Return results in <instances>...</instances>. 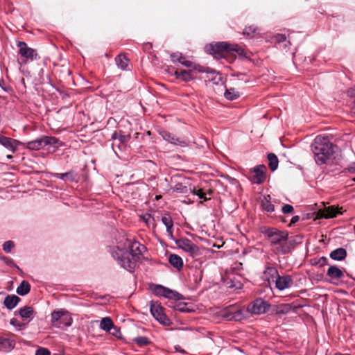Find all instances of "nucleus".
Masks as SVG:
<instances>
[{
  "mask_svg": "<svg viewBox=\"0 0 355 355\" xmlns=\"http://www.w3.org/2000/svg\"><path fill=\"white\" fill-rule=\"evenodd\" d=\"M114 234L115 245L112 246V257L121 267L133 272L137 261L142 259L146 247L129 239L123 231H116Z\"/></svg>",
  "mask_w": 355,
  "mask_h": 355,
  "instance_id": "nucleus-1",
  "label": "nucleus"
},
{
  "mask_svg": "<svg viewBox=\"0 0 355 355\" xmlns=\"http://www.w3.org/2000/svg\"><path fill=\"white\" fill-rule=\"evenodd\" d=\"M261 232L267 237L271 250L275 254H286L293 248V245L286 231H281L275 227H264Z\"/></svg>",
  "mask_w": 355,
  "mask_h": 355,
  "instance_id": "nucleus-2",
  "label": "nucleus"
},
{
  "mask_svg": "<svg viewBox=\"0 0 355 355\" xmlns=\"http://www.w3.org/2000/svg\"><path fill=\"white\" fill-rule=\"evenodd\" d=\"M336 146L330 142L327 137L317 136L311 145V150L314 154L318 164H323L330 159L334 153Z\"/></svg>",
  "mask_w": 355,
  "mask_h": 355,
  "instance_id": "nucleus-3",
  "label": "nucleus"
},
{
  "mask_svg": "<svg viewBox=\"0 0 355 355\" xmlns=\"http://www.w3.org/2000/svg\"><path fill=\"white\" fill-rule=\"evenodd\" d=\"M205 49L207 52L211 54L216 59L225 58L233 53H236L241 57L247 56L246 51L242 46L236 44L220 42L210 44L206 46Z\"/></svg>",
  "mask_w": 355,
  "mask_h": 355,
  "instance_id": "nucleus-4",
  "label": "nucleus"
},
{
  "mask_svg": "<svg viewBox=\"0 0 355 355\" xmlns=\"http://www.w3.org/2000/svg\"><path fill=\"white\" fill-rule=\"evenodd\" d=\"M62 145V142L56 137L42 136L35 140L28 141L26 144V148L33 150H38L46 146L58 147Z\"/></svg>",
  "mask_w": 355,
  "mask_h": 355,
  "instance_id": "nucleus-5",
  "label": "nucleus"
},
{
  "mask_svg": "<svg viewBox=\"0 0 355 355\" xmlns=\"http://www.w3.org/2000/svg\"><path fill=\"white\" fill-rule=\"evenodd\" d=\"M17 47L19 49L18 53L21 57V63L24 64L40 59V56L37 51L29 47L24 42H18Z\"/></svg>",
  "mask_w": 355,
  "mask_h": 355,
  "instance_id": "nucleus-6",
  "label": "nucleus"
},
{
  "mask_svg": "<svg viewBox=\"0 0 355 355\" xmlns=\"http://www.w3.org/2000/svg\"><path fill=\"white\" fill-rule=\"evenodd\" d=\"M52 325L56 327H60L61 325L69 327L72 324V319L64 310L54 311L51 313Z\"/></svg>",
  "mask_w": 355,
  "mask_h": 355,
  "instance_id": "nucleus-7",
  "label": "nucleus"
},
{
  "mask_svg": "<svg viewBox=\"0 0 355 355\" xmlns=\"http://www.w3.org/2000/svg\"><path fill=\"white\" fill-rule=\"evenodd\" d=\"M247 308L249 313L261 315L268 311L270 304L263 300L258 298L250 303Z\"/></svg>",
  "mask_w": 355,
  "mask_h": 355,
  "instance_id": "nucleus-8",
  "label": "nucleus"
},
{
  "mask_svg": "<svg viewBox=\"0 0 355 355\" xmlns=\"http://www.w3.org/2000/svg\"><path fill=\"white\" fill-rule=\"evenodd\" d=\"M150 309L153 316L159 323L166 326L171 324L169 318L164 313V309L160 304L151 302Z\"/></svg>",
  "mask_w": 355,
  "mask_h": 355,
  "instance_id": "nucleus-9",
  "label": "nucleus"
},
{
  "mask_svg": "<svg viewBox=\"0 0 355 355\" xmlns=\"http://www.w3.org/2000/svg\"><path fill=\"white\" fill-rule=\"evenodd\" d=\"M175 243L180 248L189 253L193 257L200 254L199 248L189 239H180L175 241Z\"/></svg>",
  "mask_w": 355,
  "mask_h": 355,
  "instance_id": "nucleus-10",
  "label": "nucleus"
},
{
  "mask_svg": "<svg viewBox=\"0 0 355 355\" xmlns=\"http://www.w3.org/2000/svg\"><path fill=\"white\" fill-rule=\"evenodd\" d=\"M266 166L265 165H259L252 170V181L254 184H262L266 178Z\"/></svg>",
  "mask_w": 355,
  "mask_h": 355,
  "instance_id": "nucleus-11",
  "label": "nucleus"
},
{
  "mask_svg": "<svg viewBox=\"0 0 355 355\" xmlns=\"http://www.w3.org/2000/svg\"><path fill=\"white\" fill-rule=\"evenodd\" d=\"M275 287L279 291L291 288L293 284V277L289 275H278L277 278L275 280Z\"/></svg>",
  "mask_w": 355,
  "mask_h": 355,
  "instance_id": "nucleus-12",
  "label": "nucleus"
},
{
  "mask_svg": "<svg viewBox=\"0 0 355 355\" xmlns=\"http://www.w3.org/2000/svg\"><path fill=\"white\" fill-rule=\"evenodd\" d=\"M327 275L329 277L330 282L335 284L344 277L343 271L336 266H330L327 269Z\"/></svg>",
  "mask_w": 355,
  "mask_h": 355,
  "instance_id": "nucleus-13",
  "label": "nucleus"
},
{
  "mask_svg": "<svg viewBox=\"0 0 355 355\" xmlns=\"http://www.w3.org/2000/svg\"><path fill=\"white\" fill-rule=\"evenodd\" d=\"M161 135L164 140L168 141L172 144L179 146L181 147H186L188 145L187 142L185 140L180 137H177L176 136L172 135L169 132L163 131L161 133Z\"/></svg>",
  "mask_w": 355,
  "mask_h": 355,
  "instance_id": "nucleus-14",
  "label": "nucleus"
},
{
  "mask_svg": "<svg viewBox=\"0 0 355 355\" xmlns=\"http://www.w3.org/2000/svg\"><path fill=\"white\" fill-rule=\"evenodd\" d=\"M279 274L276 268L272 266H267L263 272V279L270 283L271 281L275 282Z\"/></svg>",
  "mask_w": 355,
  "mask_h": 355,
  "instance_id": "nucleus-15",
  "label": "nucleus"
},
{
  "mask_svg": "<svg viewBox=\"0 0 355 355\" xmlns=\"http://www.w3.org/2000/svg\"><path fill=\"white\" fill-rule=\"evenodd\" d=\"M19 315L24 320L29 322L33 320L35 311L31 306H24L18 311Z\"/></svg>",
  "mask_w": 355,
  "mask_h": 355,
  "instance_id": "nucleus-16",
  "label": "nucleus"
},
{
  "mask_svg": "<svg viewBox=\"0 0 355 355\" xmlns=\"http://www.w3.org/2000/svg\"><path fill=\"white\" fill-rule=\"evenodd\" d=\"M248 308L245 310L244 309H238L233 306V316L232 318L234 321H241L248 317Z\"/></svg>",
  "mask_w": 355,
  "mask_h": 355,
  "instance_id": "nucleus-17",
  "label": "nucleus"
},
{
  "mask_svg": "<svg viewBox=\"0 0 355 355\" xmlns=\"http://www.w3.org/2000/svg\"><path fill=\"white\" fill-rule=\"evenodd\" d=\"M162 222L166 227V232L169 236L170 238H173V223L172 218L171 216L168 214H165L162 217Z\"/></svg>",
  "mask_w": 355,
  "mask_h": 355,
  "instance_id": "nucleus-18",
  "label": "nucleus"
},
{
  "mask_svg": "<svg viewBox=\"0 0 355 355\" xmlns=\"http://www.w3.org/2000/svg\"><path fill=\"white\" fill-rule=\"evenodd\" d=\"M341 214L342 212L340 211L338 208H336L334 206H329L322 210L321 216L323 218H329L336 217L338 214Z\"/></svg>",
  "mask_w": 355,
  "mask_h": 355,
  "instance_id": "nucleus-19",
  "label": "nucleus"
},
{
  "mask_svg": "<svg viewBox=\"0 0 355 355\" xmlns=\"http://www.w3.org/2000/svg\"><path fill=\"white\" fill-rule=\"evenodd\" d=\"M19 301L20 298L18 296L10 295L6 297L3 304L8 309L11 310L17 305Z\"/></svg>",
  "mask_w": 355,
  "mask_h": 355,
  "instance_id": "nucleus-20",
  "label": "nucleus"
},
{
  "mask_svg": "<svg viewBox=\"0 0 355 355\" xmlns=\"http://www.w3.org/2000/svg\"><path fill=\"white\" fill-rule=\"evenodd\" d=\"M115 62L118 68L125 70L128 67L130 60L125 54L121 53L115 58Z\"/></svg>",
  "mask_w": 355,
  "mask_h": 355,
  "instance_id": "nucleus-21",
  "label": "nucleus"
},
{
  "mask_svg": "<svg viewBox=\"0 0 355 355\" xmlns=\"http://www.w3.org/2000/svg\"><path fill=\"white\" fill-rule=\"evenodd\" d=\"M15 346V341L13 339L0 336V347L6 351H10Z\"/></svg>",
  "mask_w": 355,
  "mask_h": 355,
  "instance_id": "nucleus-22",
  "label": "nucleus"
},
{
  "mask_svg": "<svg viewBox=\"0 0 355 355\" xmlns=\"http://www.w3.org/2000/svg\"><path fill=\"white\" fill-rule=\"evenodd\" d=\"M174 76L177 79H180L184 82H188L193 79L191 71L190 70H182L180 71H175Z\"/></svg>",
  "mask_w": 355,
  "mask_h": 355,
  "instance_id": "nucleus-23",
  "label": "nucleus"
},
{
  "mask_svg": "<svg viewBox=\"0 0 355 355\" xmlns=\"http://www.w3.org/2000/svg\"><path fill=\"white\" fill-rule=\"evenodd\" d=\"M347 256V252L344 248H340L333 250L330 253V257L336 261H342Z\"/></svg>",
  "mask_w": 355,
  "mask_h": 355,
  "instance_id": "nucleus-24",
  "label": "nucleus"
},
{
  "mask_svg": "<svg viewBox=\"0 0 355 355\" xmlns=\"http://www.w3.org/2000/svg\"><path fill=\"white\" fill-rule=\"evenodd\" d=\"M169 263L176 269L180 270L183 266V261L182 258L175 254H172L168 257Z\"/></svg>",
  "mask_w": 355,
  "mask_h": 355,
  "instance_id": "nucleus-25",
  "label": "nucleus"
},
{
  "mask_svg": "<svg viewBox=\"0 0 355 355\" xmlns=\"http://www.w3.org/2000/svg\"><path fill=\"white\" fill-rule=\"evenodd\" d=\"M261 206L267 212H273L275 211V207L270 202V196L263 197L261 202Z\"/></svg>",
  "mask_w": 355,
  "mask_h": 355,
  "instance_id": "nucleus-26",
  "label": "nucleus"
},
{
  "mask_svg": "<svg viewBox=\"0 0 355 355\" xmlns=\"http://www.w3.org/2000/svg\"><path fill=\"white\" fill-rule=\"evenodd\" d=\"M54 177L65 181L69 180L73 182L76 180L77 175L73 171H69L64 173H55L54 174Z\"/></svg>",
  "mask_w": 355,
  "mask_h": 355,
  "instance_id": "nucleus-27",
  "label": "nucleus"
},
{
  "mask_svg": "<svg viewBox=\"0 0 355 355\" xmlns=\"http://www.w3.org/2000/svg\"><path fill=\"white\" fill-rule=\"evenodd\" d=\"M31 285L27 281H22L20 285L17 288V293L21 295H26L30 292Z\"/></svg>",
  "mask_w": 355,
  "mask_h": 355,
  "instance_id": "nucleus-28",
  "label": "nucleus"
},
{
  "mask_svg": "<svg viewBox=\"0 0 355 355\" xmlns=\"http://www.w3.org/2000/svg\"><path fill=\"white\" fill-rule=\"evenodd\" d=\"M0 144L10 150L12 153L15 151L16 146L13 145L12 140L7 137L0 135Z\"/></svg>",
  "mask_w": 355,
  "mask_h": 355,
  "instance_id": "nucleus-29",
  "label": "nucleus"
},
{
  "mask_svg": "<svg viewBox=\"0 0 355 355\" xmlns=\"http://www.w3.org/2000/svg\"><path fill=\"white\" fill-rule=\"evenodd\" d=\"M140 220L144 221L148 227H152L153 228H155L156 226L155 218L148 213L141 215Z\"/></svg>",
  "mask_w": 355,
  "mask_h": 355,
  "instance_id": "nucleus-30",
  "label": "nucleus"
},
{
  "mask_svg": "<svg viewBox=\"0 0 355 355\" xmlns=\"http://www.w3.org/2000/svg\"><path fill=\"white\" fill-rule=\"evenodd\" d=\"M268 165L272 171H275L279 164V160L277 155L274 153H269L268 155Z\"/></svg>",
  "mask_w": 355,
  "mask_h": 355,
  "instance_id": "nucleus-31",
  "label": "nucleus"
},
{
  "mask_svg": "<svg viewBox=\"0 0 355 355\" xmlns=\"http://www.w3.org/2000/svg\"><path fill=\"white\" fill-rule=\"evenodd\" d=\"M130 137L128 135L122 133L121 132H117L115 131L112 134V140H119V141L121 144H125L128 142L130 139Z\"/></svg>",
  "mask_w": 355,
  "mask_h": 355,
  "instance_id": "nucleus-32",
  "label": "nucleus"
},
{
  "mask_svg": "<svg viewBox=\"0 0 355 355\" xmlns=\"http://www.w3.org/2000/svg\"><path fill=\"white\" fill-rule=\"evenodd\" d=\"M239 96H240L239 92L236 91V89L232 87H231L230 89H226V90L224 93L225 98L230 101L235 100V99L238 98L239 97Z\"/></svg>",
  "mask_w": 355,
  "mask_h": 355,
  "instance_id": "nucleus-33",
  "label": "nucleus"
},
{
  "mask_svg": "<svg viewBox=\"0 0 355 355\" xmlns=\"http://www.w3.org/2000/svg\"><path fill=\"white\" fill-rule=\"evenodd\" d=\"M220 315L227 320H233V318H232L233 316V306H230L222 310L220 313Z\"/></svg>",
  "mask_w": 355,
  "mask_h": 355,
  "instance_id": "nucleus-34",
  "label": "nucleus"
},
{
  "mask_svg": "<svg viewBox=\"0 0 355 355\" xmlns=\"http://www.w3.org/2000/svg\"><path fill=\"white\" fill-rule=\"evenodd\" d=\"M133 342H135L140 347L147 346L150 343L149 339L145 336L136 337L133 339Z\"/></svg>",
  "mask_w": 355,
  "mask_h": 355,
  "instance_id": "nucleus-35",
  "label": "nucleus"
},
{
  "mask_svg": "<svg viewBox=\"0 0 355 355\" xmlns=\"http://www.w3.org/2000/svg\"><path fill=\"white\" fill-rule=\"evenodd\" d=\"M208 74L210 75L209 80L212 81L214 84L218 85L222 80L220 74L213 69L212 71H209Z\"/></svg>",
  "mask_w": 355,
  "mask_h": 355,
  "instance_id": "nucleus-36",
  "label": "nucleus"
},
{
  "mask_svg": "<svg viewBox=\"0 0 355 355\" xmlns=\"http://www.w3.org/2000/svg\"><path fill=\"white\" fill-rule=\"evenodd\" d=\"M100 327L102 329L109 331L111 329V318L109 317L103 318L101 322Z\"/></svg>",
  "mask_w": 355,
  "mask_h": 355,
  "instance_id": "nucleus-37",
  "label": "nucleus"
},
{
  "mask_svg": "<svg viewBox=\"0 0 355 355\" xmlns=\"http://www.w3.org/2000/svg\"><path fill=\"white\" fill-rule=\"evenodd\" d=\"M257 30V27H255L254 26H250L245 27V28L243 30V34L244 35H247L248 37H253L254 35L256 33Z\"/></svg>",
  "mask_w": 355,
  "mask_h": 355,
  "instance_id": "nucleus-38",
  "label": "nucleus"
},
{
  "mask_svg": "<svg viewBox=\"0 0 355 355\" xmlns=\"http://www.w3.org/2000/svg\"><path fill=\"white\" fill-rule=\"evenodd\" d=\"M14 247H15V243L12 241H6L3 244V250L6 253L10 252Z\"/></svg>",
  "mask_w": 355,
  "mask_h": 355,
  "instance_id": "nucleus-39",
  "label": "nucleus"
},
{
  "mask_svg": "<svg viewBox=\"0 0 355 355\" xmlns=\"http://www.w3.org/2000/svg\"><path fill=\"white\" fill-rule=\"evenodd\" d=\"M192 68L194 70L198 71L199 72H202V73H209V71H212V69H211L209 67H202V66H200L199 64H193V66Z\"/></svg>",
  "mask_w": 355,
  "mask_h": 355,
  "instance_id": "nucleus-40",
  "label": "nucleus"
},
{
  "mask_svg": "<svg viewBox=\"0 0 355 355\" xmlns=\"http://www.w3.org/2000/svg\"><path fill=\"white\" fill-rule=\"evenodd\" d=\"M193 193L198 196L199 198L204 200L205 201L207 200L208 198L206 197V193L203 192L202 189H194Z\"/></svg>",
  "mask_w": 355,
  "mask_h": 355,
  "instance_id": "nucleus-41",
  "label": "nucleus"
},
{
  "mask_svg": "<svg viewBox=\"0 0 355 355\" xmlns=\"http://www.w3.org/2000/svg\"><path fill=\"white\" fill-rule=\"evenodd\" d=\"M166 298L178 300L181 298V295L175 291L170 290Z\"/></svg>",
  "mask_w": 355,
  "mask_h": 355,
  "instance_id": "nucleus-42",
  "label": "nucleus"
},
{
  "mask_svg": "<svg viewBox=\"0 0 355 355\" xmlns=\"http://www.w3.org/2000/svg\"><path fill=\"white\" fill-rule=\"evenodd\" d=\"M112 336L116 337L117 338H122V334L120 331V329H119L117 327H116L113 323H112Z\"/></svg>",
  "mask_w": 355,
  "mask_h": 355,
  "instance_id": "nucleus-43",
  "label": "nucleus"
},
{
  "mask_svg": "<svg viewBox=\"0 0 355 355\" xmlns=\"http://www.w3.org/2000/svg\"><path fill=\"white\" fill-rule=\"evenodd\" d=\"M35 355H51V352L46 348L39 347L35 352Z\"/></svg>",
  "mask_w": 355,
  "mask_h": 355,
  "instance_id": "nucleus-44",
  "label": "nucleus"
},
{
  "mask_svg": "<svg viewBox=\"0 0 355 355\" xmlns=\"http://www.w3.org/2000/svg\"><path fill=\"white\" fill-rule=\"evenodd\" d=\"M165 288L166 287L161 285H156L154 288V291L156 295L162 296L164 293Z\"/></svg>",
  "mask_w": 355,
  "mask_h": 355,
  "instance_id": "nucleus-45",
  "label": "nucleus"
},
{
  "mask_svg": "<svg viewBox=\"0 0 355 355\" xmlns=\"http://www.w3.org/2000/svg\"><path fill=\"white\" fill-rule=\"evenodd\" d=\"M181 54H182V53H180V52L172 53L171 54V61L173 63L178 62L180 60V58H181Z\"/></svg>",
  "mask_w": 355,
  "mask_h": 355,
  "instance_id": "nucleus-46",
  "label": "nucleus"
},
{
  "mask_svg": "<svg viewBox=\"0 0 355 355\" xmlns=\"http://www.w3.org/2000/svg\"><path fill=\"white\" fill-rule=\"evenodd\" d=\"M282 211L284 214L292 213V211H293V207L291 205L286 204L282 207Z\"/></svg>",
  "mask_w": 355,
  "mask_h": 355,
  "instance_id": "nucleus-47",
  "label": "nucleus"
},
{
  "mask_svg": "<svg viewBox=\"0 0 355 355\" xmlns=\"http://www.w3.org/2000/svg\"><path fill=\"white\" fill-rule=\"evenodd\" d=\"M3 260L7 265L12 266V267H15V268H17L18 270H20L19 268L15 264V263L14 262V261L12 259L8 258V257H5V258H3Z\"/></svg>",
  "mask_w": 355,
  "mask_h": 355,
  "instance_id": "nucleus-48",
  "label": "nucleus"
},
{
  "mask_svg": "<svg viewBox=\"0 0 355 355\" xmlns=\"http://www.w3.org/2000/svg\"><path fill=\"white\" fill-rule=\"evenodd\" d=\"M275 40L277 42L281 43V42L286 41V37L284 34H277L275 36Z\"/></svg>",
  "mask_w": 355,
  "mask_h": 355,
  "instance_id": "nucleus-49",
  "label": "nucleus"
},
{
  "mask_svg": "<svg viewBox=\"0 0 355 355\" xmlns=\"http://www.w3.org/2000/svg\"><path fill=\"white\" fill-rule=\"evenodd\" d=\"M327 263H328L327 259L325 257H322L316 262V264H318L320 267H322V266L327 265Z\"/></svg>",
  "mask_w": 355,
  "mask_h": 355,
  "instance_id": "nucleus-50",
  "label": "nucleus"
},
{
  "mask_svg": "<svg viewBox=\"0 0 355 355\" xmlns=\"http://www.w3.org/2000/svg\"><path fill=\"white\" fill-rule=\"evenodd\" d=\"M345 170L350 173H355V162L351 163Z\"/></svg>",
  "mask_w": 355,
  "mask_h": 355,
  "instance_id": "nucleus-51",
  "label": "nucleus"
},
{
  "mask_svg": "<svg viewBox=\"0 0 355 355\" xmlns=\"http://www.w3.org/2000/svg\"><path fill=\"white\" fill-rule=\"evenodd\" d=\"M193 62L190 61V60H187V59L184 60V61H182V65L186 67H188V68H192L193 66Z\"/></svg>",
  "mask_w": 355,
  "mask_h": 355,
  "instance_id": "nucleus-52",
  "label": "nucleus"
},
{
  "mask_svg": "<svg viewBox=\"0 0 355 355\" xmlns=\"http://www.w3.org/2000/svg\"><path fill=\"white\" fill-rule=\"evenodd\" d=\"M288 304H284L281 306L282 309L278 311V313H286L288 309Z\"/></svg>",
  "mask_w": 355,
  "mask_h": 355,
  "instance_id": "nucleus-53",
  "label": "nucleus"
},
{
  "mask_svg": "<svg viewBox=\"0 0 355 355\" xmlns=\"http://www.w3.org/2000/svg\"><path fill=\"white\" fill-rule=\"evenodd\" d=\"M10 324L13 325V326H15V327H21V324L15 318H12L10 320Z\"/></svg>",
  "mask_w": 355,
  "mask_h": 355,
  "instance_id": "nucleus-54",
  "label": "nucleus"
},
{
  "mask_svg": "<svg viewBox=\"0 0 355 355\" xmlns=\"http://www.w3.org/2000/svg\"><path fill=\"white\" fill-rule=\"evenodd\" d=\"M289 239L292 241V243H293V246L295 245L294 243H295V242L296 243H300L301 240H302V237L300 236H296L295 239H291V238H289Z\"/></svg>",
  "mask_w": 355,
  "mask_h": 355,
  "instance_id": "nucleus-55",
  "label": "nucleus"
},
{
  "mask_svg": "<svg viewBox=\"0 0 355 355\" xmlns=\"http://www.w3.org/2000/svg\"><path fill=\"white\" fill-rule=\"evenodd\" d=\"M300 220V217L298 216H295L291 218V224H294L297 222H298Z\"/></svg>",
  "mask_w": 355,
  "mask_h": 355,
  "instance_id": "nucleus-56",
  "label": "nucleus"
},
{
  "mask_svg": "<svg viewBox=\"0 0 355 355\" xmlns=\"http://www.w3.org/2000/svg\"><path fill=\"white\" fill-rule=\"evenodd\" d=\"M171 289L168 288H165V291H164V293L163 294L162 296L165 297H167L168 295V293L170 291Z\"/></svg>",
  "mask_w": 355,
  "mask_h": 355,
  "instance_id": "nucleus-57",
  "label": "nucleus"
},
{
  "mask_svg": "<svg viewBox=\"0 0 355 355\" xmlns=\"http://www.w3.org/2000/svg\"><path fill=\"white\" fill-rule=\"evenodd\" d=\"M184 60H186V58L182 53L181 58H180V60L178 61V62H180L182 64V61H184Z\"/></svg>",
  "mask_w": 355,
  "mask_h": 355,
  "instance_id": "nucleus-58",
  "label": "nucleus"
},
{
  "mask_svg": "<svg viewBox=\"0 0 355 355\" xmlns=\"http://www.w3.org/2000/svg\"><path fill=\"white\" fill-rule=\"evenodd\" d=\"M352 109L354 110V113H355V99H354V102H353Z\"/></svg>",
  "mask_w": 355,
  "mask_h": 355,
  "instance_id": "nucleus-59",
  "label": "nucleus"
},
{
  "mask_svg": "<svg viewBox=\"0 0 355 355\" xmlns=\"http://www.w3.org/2000/svg\"><path fill=\"white\" fill-rule=\"evenodd\" d=\"M335 355H351V354H340V353H337V354H336Z\"/></svg>",
  "mask_w": 355,
  "mask_h": 355,
  "instance_id": "nucleus-60",
  "label": "nucleus"
},
{
  "mask_svg": "<svg viewBox=\"0 0 355 355\" xmlns=\"http://www.w3.org/2000/svg\"><path fill=\"white\" fill-rule=\"evenodd\" d=\"M7 157H8V159H10V158H12V156H11V155H8V156H7Z\"/></svg>",
  "mask_w": 355,
  "mask_h": 355,
  "instance_id": "nucleus-61",
  "label": "nucleus"
},
{
  "mask_svg": "<svg viewBox=\"0 0 355 355\" xmlns=\"http://www.w3.org/2000/svg\"><path fill=\"white\" fill-rule=\"evenodd\" d=\"M64 318H65L64 317L62 318V319H61L60 321H62V322L64 321Z\"/></svg>",
  "mask_w": 355,
  "mask_h": 355,
  "instance_id": "nucleus-62",
  "label": "nucleus"
},
{
  "mask_svg": "<svg viewBox=\"0 0 355 355\" xmlns=\"http://www.w3.org/2000/svg\"><path fill=\"white\" fill-rule=\"evenodd\" d=\"M211 193H212V192H211V191H209V195H211Z\"/></svg>",
  "mask_w": 355,
  "mask_h": 355,
  "instance_id": "nucleus-63",
  "label": "nucleus"
},
{
  "mask_svg": "<svg viewBox=\"0 0 355 355\" xmlns=\"http://www.w3.org/2000/svg\"><path fill=\"white\" fill-rule=\"evenodd\" d=\"M353 180L355 181V178H354Z\"/></svg>",
  "mask_w": 355,
  "mask_h": 355,
  "instance_id": "nucleus-64",
  "label": "nucleus"
}]
</instances>
